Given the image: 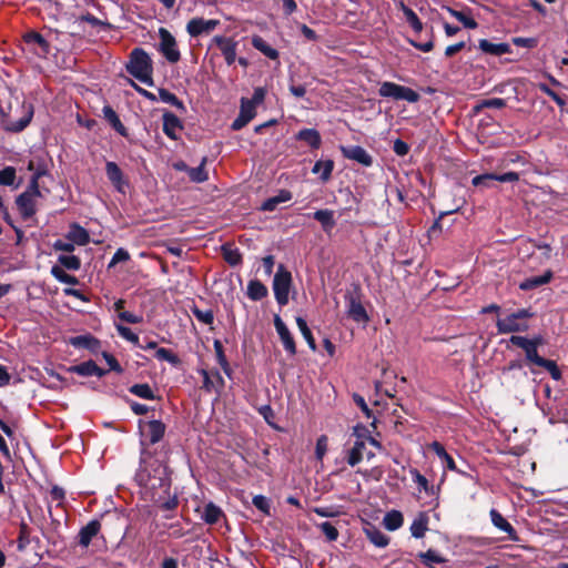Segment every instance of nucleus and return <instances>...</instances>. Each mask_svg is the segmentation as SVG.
Instances as JSON below:
<instances>
[{"mask_svg":"<svg viewBox=\"0 0 568 568\" xmlns=\"http://www.w3.org/2000/svg\"><path fill=\"white\" fill-rule=\"evenodd\" d=\"M403 13L414 31L420 32L423 30V23L414 10L403 4Z\"/></svg>","mask_w":568,"mask_h":568,"instance_id":"obj_47","label":"nucleus"},{"mask_svg":"<svg viewBox=\"0 0 568 568\" xmlns=\"http://www.w3.org/2000/svg\"><path fill=\"white\" fill-rule=\"evenodd\" d=\"M65 237L67 240H70L71 242L80 246L87 245L90 241V235L88 231L77 223L70 226V230Z\"/></svg>","mask_w":568,"mask_h":568,"instance_id":"obj_27","label":"nucleus"},{"mask_svg":"<svg viewBox=\"0 0 568 568\" xmlns=\"http://www.w3.org/2000/svg\"><path fill=\"white\" fill-rule=\"evenodd\" d=\"M346 313L349 318L356 323H368L369 316L362 303V291L359 286L355 285L352 290L345 293Z\"/></svg>","mask_w":568,"mask_h":568,"instance_id":"obj_5","label":"nucleus"},{"mask_svg":"<svg viewBox=\"0 0 568 568\" xmlns=\"http://www.w3.org/2000/svg\"><path fill=\"white\" fill-rule=\"evenodd\" d=\"M205 159H203L202 163L196 168H191L187 170L189 178L191 181L201 183L207 180V173L204 169Z\"/></svg>","mask_w":568,"mask_h":568,"instance_id":"obj_49","label":"nucleus"},{"mask_svg":"<svg viewBox=\"0 0 568 568\" xmlns=\"http://www.w3.org/2000/svg\"><path fill=\"white\" fill-rule=\"evenodd\" d=\"M366 537L376 547H386L389 542V538L375 526H368L364 529Z\"/></svg>","mask_w":568,"mask_h":568,"instance_id":"obj_34","label":"nucleus"},{"mask_svg":"<svg viewBox=\"0 0 568 568\" xmlns=\"http://www.w3.org/2000/svg\"><path fill=\"white\" fill-rule=\"evenodd\" d=\"M217 26H220V21L215 19L193 18L187 22L186 31L191 37L195 38L201 34L211 33Z\"/></svg>","mask_w":568,"mask_h":568,"instance_id":"obj_15","label":"nucleus"},{"mask_svg":"<svg viewBox=\"0 0 568 568\" xmlns=\"http://www.w3.org/2000/svg\"><path fill=\"white\" fill-rule=\"evenodd\" d=\"M212 42L220 49L227 65L236 61L237 42L233 38L215 36Z\"/></svg>","mask_w":568,"mask_h":568,"instance_id":"obj_16","label":"nucleus"},{"mask_svg":"<svg viewBox=\"0 0 568 568\" xmlns=\"http://www.w3.org/2000/svg\"><path fill=\"white\" fill-rule=\"evenodd\" d=\"M266 295H267V288L262 282H260L257 280H253V281L248 282L247 296L252 301H260V300L264 298Z\"/></svg>","mask_w":568,"mask_h":568,"instance_id":"obj_38","label":"nucleus"},{"mask_svg":"<svg viewBox=\"0 0 568 568\" xmlns=\"http://www.w3.org/2000/svg\"><path fill=\"white\" fill-rule=\"evenodd\" d=\"M530 317H532V313L529 310H518L504 317H499L496 323L497 331L500 334L527 332L529 328L527 320Z\"/></svg>","mask_w":568,"mask_h":568,"instance_id":"obj_4","label":"nucleus"},{"mask_svg":"<svg viewBox=\"0 0 568 568\" xmlns=\"http://www.w3.org/2000/svg\"><path fill=\"white\" fill-rule=\"evenodd\" d=\"M23 40L28 45L38 47L40 49L37 52L39 55L49 53V43L40 33L34 31L28 32L24 34Z\"/></svg>","mask_w":568,"mask_h":568,"instance_id":"obj_29","label":"nucleus"},{"mask_svg":"<svg viewBox=\"0 0 568 568\" xmlns=\"http://www.w3.org/2000/svg\"><path fill=\"white\" fill-rule=\"evenodd\" d=\"M478 48L487 54L499 57L511 52L508 43H493L486 39H481L478 42Z\"/></svg>","mask_w":568,"mask_h":568,"instance_id":"obj_24","label":"nucleus"},{"mask_svg":"<svg viewBox=\"0 0 568 568\" xmlns=\"http://www.w3.org/2000/svg\"><path fill=\"white\" fill-rule=\"evenodd\" d=\"M253 505L261 510L264 515L271 514V504L270 499L263 495H256L252 500Z\"/></svg>","mask_w":568,"mask_h":568,"instance_id":"obj_58","label":"nucleus"},{"mask_svg":"<svg viewBox=\"0 0 568 568\" xmlns=\"http://www.w3.org/2000/svg\"><path fill=\"white\" fill-rule=\"evenodd\" d=\"M341 151L346 159L356 161L365 166H371L373 163V158L359 145L342 146Z\"/></svg>","mask_w":568,"mask_h":568,"instance_id":"obj_19","label":"nucleus"},{"mask_svg":"<svg viewBox=\"0 0 568 568\" xmlns=\"http://www.w3.org/2000/svg\"><path fill=\"white\" fill-rule=\"evenodd\" d=\"M513 43L517 47L534 49L538 45V40L536 38H523L516 37L513 38Z\"/></svg>","mask_w":568,"mask_h":568,"instance_id":"obj_60","label":"nucleus"},{"mask_svg":"<svg viewBox=\"0 0 568 568\" xmlns=\"http://www.w3.org/2000/svg\"><path fill=\"white\" fill-rule=\"evenodd\" d=\"M39 197H41V191L36 183L28 185L27 190L17 197L16 204L23 220L36 214Z\"/></svg>","mask_w":568,"mask_h":568,"instance_id":"obj_8","label":"nucleus"},{"mask_svg":"<svg viewBox=\"0 0 568 568\" xmlns=\"http://www.w3.org/2000/svg\"><path fill=\"white\" fill-rule=\"evenodd\" d=\"M418 556L422 561L429 568H432L434 564L445 562V558H443L437 551L433 549H428L426 552H422Z\"/></svg>","mask_w":568,"mask_h":568,"instance_id":"obj_45","label":"nucleus"},{"mask_svg":"<svg viewBox=\"0 0 568 568\" xmlns=\"http://www.w3.org/2000/svg\"><path fill=\"white\" fill-rule=\"evenodd\" d=\"M333 169L334 162L332 160H320L314 164L312 172L320 174V178L323 182H327L331 179Z\"/></svg>","mask_w":568,"mask_h":568,"instance_id":"obj_37","label":"nucleus"},{"mask_svg":"<svg viewBox=\"0 0 568 568\" xmlns=\"http://www.w3.org/2000/svg\"><path fill=\"white\" fill-rule=\"evenodd\" d=\"M160 50L165 59L171 63H176L180 58V51L175 38L164 28L160 29Z\"/></svg>","mask_w":568,"mask_h":568,"instance_id":"obj_13","label":"nucleus"},{"mask_svg":"<svg viewBox=\"0 0 568 568\" xmlns=\"http://www.w3.org/2000/svg\"><path fill=\"white\" fill-rule=\"evenodd\" d=\"M80 21H84V22H88L90 23L91 26L93 27H101L103 29H106V28H110V23L105 22V21H102L98 18H95L93 14L91 13H84L82 14L80 18H79Z\"/></svg>","mask_w":568,"mask_h":568,"instance_id":"obj_61","label":"nucleus"},{"mask_svg":"<svg viewBox=\"0 0 568 568\" xmlns=\"http://www.w3.org/2000/svg\"><path fill=\"white\" fill-rule=\"evenodd\" d=\"M16 114L18 118L11 113L3 115L2 125L6 131L16 133L23 131L33 116L32 104L23 102L16 109Z\"/></svg>","mask_w":568,"mask_h":568,"instance_id":"obj_6","label":"nucleus"},{"mask_svg":"<svg viewBox=\"0 0 568 568\" xmlns=\"http://www.w3.org/2000/svg\"><path fill=\"white\" fill-rule=\"evenodd\" d=\"M449 12L454 18H456L459 22H462L465 28H468V29L477 28V26H478L477 22L471 17L466 14L465 12L457 11L454 9H449Z\"/></svg>","mask_w":568,"mask_h":568,"instance_id":"obj_54","label":"nucleus"},{"mask_svg":"<svg viewBox=\"0 0 568 568\" xmlns=\"http://www.w3.org/2000/svg\"><path fill=\"white\" fill-rule=\"evenodd\" d=\"M519 180V174L517 172H507L504 174H495V173H485L475 176L471 180V183L474 186H483V187H490V183L493 181L498 182H516Z\"/></svg>","mask_w":568,"mask_h":568,"instance_id":"obj_17","label":"nucleus"},{"mask_svg":"<svg viewBox=\"0 0 568 568\" xmlns=\"http://www.w3.org/2000/svg\"><path fill=\"white\" fill-rule=\"evenodd\" d=\"M509 342L525 352L526 361L528 363L545 368L552 379H561V371L556 362L544 358L538 354V347L545 344V339L541 335H536L532 338L521 335H511Z\"/></svg>","mask_w":568,"mask_h":568,"instance_id":"obj_2","label":"nucleus"},{"mask_svg":"<svg viewBox=\"0 0 568 568\" xmlns=\"http://www.w3.org/2000/svg\"><path fill=\"white\" fill-rule=\"evenodd\" d=\"M409 474L412 475V478L414 483L418 486L419 491H424L429 497L433 498L434 506L438 505V489L435 488V486L429 485L427 478L422 475L418 469L410 468Z\"/></svg>","mask_w":568,"mask_h":568,"instance_id":"obj_20","label":"nucleus"},{"mask_svg":"<svg viewBox=\"0 0 568 568\" xmlns=\"http://www.w3.org/2000/svg\"><path fill=\"white\" fill-rule=\"evenodd\" d=\"M532 247L540 251L539 263L544 264L551 258L552 247L547 243H538L536 241H529Z\"/></svg>","mask_w":568,"mask_h":568,"instance_id":"obj_51","label":"nucleus"},{"mask_svg":"<svg viewBox=\"0 0 568 568\" xmlns=\"http://www.w3.org/2000/svg\"><path fill=\"white\" fill-rule=\"evenodd\" d=\"M378 93L383 98H392L394 100H405L410 103H415L420 99V95L415 90L396 84L394 82L385 81L381 83Z\"/></svg>","mask_w":568,"mask_h":568,"instance_id":"obj_9","label":"nucleus"},{"mask_svg":"<svg viewBox=\"0 0 568 568\" xmlns=\"http://www.w3.org/2000/svg\"><path fill=\"white\" fill-rule=\"evenodd\" d=\"M327 452V437L325 435H322L317 438L316 442V448H315V455L318 460H322L324 455Z\"/></svg>","mask_w":568,"mask_h":568,"instance_id":"obj_62","label":"nucleus"},{"mask_svg":"<svg viewBox=\"0 0 568 568\" xmlns=\"http://www.w3.org/2000/svg\"><path fill=\"white\" fill-rule=\"evenodd\" d=\"M74 347L87 348L92 352H97L100 348V342L95 337L87 334L72 337L70 341Z\"/></svg>","mask_w":568,"mask_h":568,"instance_id":"obj_31","label":"nucleus"},{"mask_svg":"<svg viewBox=\"0 0 568 568\" xmlns=\"http://www.w3.org/2000/svg\"><path fill=\"white\" fill-rule=\"evenodd\" d=\"M183 129L181 120L172 112L163 114V132L171 139L176 140L179 132Z\"/></svg>","mask_w":568,"mask_h":568,"instance_id":"obj_21","label":"nucleus"},{"mask_svg":"<svg viewBox=\"0 0 568 568\" xmlns=\"http://www.w3.org/2000/svg\"><path fill=\"white\" fill-rule=\"evenodd\" d=\"M165 433V425L161 420H150L148 423V435L151 444L160 442Z\"/></svg>","mask_w":568,"mask_h":568,"instance_id":"obj_39","label":"nucleus"},{"mask_svg":"<svg viewBox=\"0 0 568 568\" xmlns=\"http://www.w3.org/2000/svg\"><path fill=\"white\" fill-rule=\"evenodd\" d=\"M274 326H275V329L281 338V342H282L285 351L291 356H294L296 354L295 341H294L293 335L291 334L288 327L285 325V323L282 321V318L278 315L274 316Z\"/></svg>","mask_w":568,"mask_h":568,"instance_id":"obj_18","label":"nucleus"},{"mask_svg":"<svg viewBox=\"0 0 568 568\" xmlns=\"http://www.w3.org/2000/svg\"><path fill=\"white\" fill-rule=\"evenodd\" d=\"M130 393L143 399H154V393L149 384H135L130 387Z\"/></svg>","mask_w":568,"mask_h":568,"instance_id":"obj_46","label":"nucleus"},{"mask_svg":"<svg viewBox=\"0 0 568 568\" xmlns=\"http://www.w3.org/2000/svg\"><path fill=\"white\" fill-rule=\"evenodd\" d=\"M115 328H116V331H118V333H119V335L121 337H123L124 339L131 342L135 346H140V338H139V336L135 333H133L130 327H126V326L121 325V324H115Z\"/></svg>","mask_w":568,"mask_h":568,"instance_id":"obj_53","label":"nucleus"},{"mask_svg":"<svg viewBox=\"0 0 568 568\" xmlns=\"http://www.w3.org/2000/svg\"><path fill=\"white\" fill-rule=\"evenodd\" d=\"M135 480L142 489L145 500L152 501L162 510H174L179 505L178 495L171 494V477H150L149 473L138 471Z\"/></svg>","mask_w":568,"mask_h":568,"instance_id":"obj_1","label":"nucleus"},{"mask_svg":"<svg viewBox=\"0 0 568 568\" xmlns=\"http://www.w3.org/2000/svg\"><path fill=\"white\" fill-rule=\"evenodd\" d=\"M291 286L292 274L283 264H280L273 280V292L276 302L281 306L288 303Z\"/></svg>","mask_w":568,"mask_h":568,"instance_id":"obj_7","label":"nucleus"},{"mask_svg":"<svg viewBox=\"0 0 568 568\" xmlns=\"http://www.w3.org/2000/svg\"><path fill=\"white\" fill-rule=\"evenodd\" d=\"M214 349H215L217 363L220 364V366L222 367L224 373L226 375H230L231 369H230L229 362L224 355L223 346H222L221 342L217 339L214 341Z\"/></svg>","mask_w":568,"mask_h":568,"instance_id":"obj_52","label":"nucleus"},{"mask_svg":"<svg viewBox=\"0 0 568 568\" xmlns=\"http://www.w3.org/2000/svg\"><path fill=\"white\" fill-rule=\"evenodd\" d=\"M155 357L159 361H165V362L172 364L173 366H176L180 364L179 356L175 353H173L172 351L164 348V347L156 348Z\"/></svg>","mask_w":568,"mask_h":568,"instance_id":"obj_48","label":"nucleus"},{"mask_svg":"<svg viewBox=\"0 0 568 568\" xmlns=\"http://www.w3.org/2000/svg\"><path fill=\"white\" fill-rule=\"evenodd\" d=\"M118 317L123 321V322H126V323H130V324H139L143 321V317L140 316V315H135L131 312H128V311H121L118 315Z\"/></svg>","mask_w":568,"mask_h":568,"instance_id":"obj_63","label":"nucleus"},{"mask_svg":"<svg viewBox=\"0 0 568 568\" xmlns=\"http://www.w3.org/2000/svg\"><path fill=\"white\" fill-rule=\"evenodd\" d=\"M490 519L493 525L498 528L499 530L506 532L510 540L516 541L518 540L516 530L514 527L507 521L506 518L496 509H491L490 513Z\"/></svg>","mask_w":568,"mask_h":568,"instance_id":"obj_23","label":"nucleus"},{"mask_svg":"<svg viewBox=\"0 0 568 568\" xmlns=\"http://www.w3.org/2000/svg\"><path fill=\"white\" fill-rule=\"evenodd\" d=\"M296 139L305 142L307 145H310L313 149H318L322 143L321 135H320L318 131H316L315 129L301 130L297 133Z\"/></svg>","mask_w":568,"mask_h":568,"instance_id":"obj_32","label":"nucleus"},{"mask_svg":"<svg viewBox=\"0 0 568 568\" xmlns=\"http://www.w3.org/2000/svg\"><path fill=\"white\" fill-rule=\"evenodd\" d=\"M128 72L146 85H153V68L149 54L140 48H135L130 54V61L126 64Z\"/></svg>","mask_w":568,"mask_h":568,"instance_id":"obj_3","label":"nucleus"},{"mask_svg":"<svg viewBox=\"0 0 568 568\" xmlns=\"http://www.w3.org/2000/svg\"><path fill=\"white\" fill-rule=\"evenodd\" d=\"M252 45L262 52L265 57H267L271 60H277L278 59V51L271 47L262 37L254 36L252 38Z\"/></svg>","mask_w":568,"mask_h":568,"instance_id":"obj_35","label":"nucleus"},{"mask_svg":"<svg viewBox=\"0 0 568 568\" xmlns=\"http://www.w3.org/2000/svg\"><path fill=\"white\" fill-rule=\"evenodd\" d=\"M101 529V524L99 520H91L84 527H82L79 531V545L83 548H87L92 538L95 537Z\"/></svg>","mask_w":568,"mask_h":568,"instance_id":"obj_22","label":"nucleus"},{"mask_svg":"<svg viewBox=\"0 0 568 568\" xmlns=\"http://www.w3.org/2000/svg\"><path fill=\"white\" fill-rule=\"evenodd\" d=\"M70 372L81 376H98L104 375V371L100 368L93 361H87L79 365L70 367Z\"/></svg>","mask_w":568,"mask_h":568,"instance_id":"obj_25","label":"nucleus"},{"mask_svg":"<svg viewBox=\"0 0 568 568\" xmlns=\"http://www.w3.org/2000/svg\"><path fill=\"white\" fill-rule=\"evenodd\" d=\"M223 254L225 261L230 265H237L241 262V254L237 250H233L231 247H223Z\"/></svg>","mask_w":568,"mask_h":568,"instance_id":"obj_59","label":"nucleus"},{"mask_svg":"<svg viewBox=\"0 0 568 568\" xmlns=\"http://www.w3.org/2000/svg\"><path fill=\"white\" fill-rule=\"evenodd\" d=\"M313 217L321 223L325 232H331L336 225L334 212L332 210H317L314 212Z\"/></svg>","mask_w":568,"mask_h":568,"instance_id":"obj_30","label":"nucleus"},{"mask_svg":"<svg viewBox=\"0 0 568 568\" xmlns=\"http://www.w3.org/2000/svg\"><path fill=\"white\" fill-rule=\"evenodd\" d=\"M292 200V193L288 190H281L277 195L264 201L261 205L262 211L272 212L277 209L281 203Z\"/></svg>","mask_w":568,"mask_h":568,"instance_id":"obj_28","label":"nucleus"},{"mask_svg":"<svg viewBox=\"0 0 568 568\" xmlns=\"http://www.w3.org/2000/svg\"><path fill=\"white\" fill-rule=\"evenodd\" d=\"M317 527L325 535L328 541H335L338 538V530L332 523L324 521L318 524Z\"/></svg>","mask_w":568,"mask_h":568,"instance_id":"obj_55","label":"nucleus"},{"mask_svg":"<svg viewBox=\"0 0 568 568\" xmlns=\"http://www.w3.org/2000/svg\"><path fill=\"white\" fill-rule=\"evenodd\" d=\"M105 174L113 187L122 194H125L129 182L125 179L120 166L113 161H106Z\"/></svg>","mask_w":568,"mask_h":568,"instance_id":"obj_14","label":"nucleus"},{"mask_svg":"<svg viewBox=\"0 0 568 568\" xmlns=\"http://www.w3.org/2000/svg\"><path fill=\"white\" fill-rule=\"evenodd\" d=\"M428 529V516L426 513H419L410 525L412 536L422 538Z\"/></svg>","mask_w":568,"mask_h":568,"instance_id":"obj_33","label":"nucleus"},{"mask_svg":"<svg viewBox=\"0 0 568 568\" xmlns=\"http://www.w3.org/2000/svg\"><path fill=\"white\" fill-rule=\"evenodd\" d=\"M58 262L62 267L70 271H78L81 267V261L75 255H60Z\"/></svg>","mask_w":568,"mask_h":568,"instance_id":"obj_50","label":"nucleus"},{"mask_svg":"<svg viewBox=\"0 0 568 568\" xmlns=\"http://www.w3.org/2000/svg\"><path fill=\"white\" fill-rule=\"evenodd\" d=\"M296 324H297V327L301 331L303 337L307 342L310 348L312 351H315L316 349V343H315V339L313 337V334H312L311 329L307 326L306 321L303 317L298 316V317H296Z\"/></svg>","mask_w":568,"mask_h":568,"instance_id":"obj_43","label":"nucleus"},{"mask_svg":"<svg viewBox=\"0 0 568 568\" xmlns=\"http://www.w3.org/2000/svg\"><path fill=\"white\" fill-rule=\"evenodd\" d=\"M403 514L398 510H390L383 518V525L389 531L397 530L403 526Z\"/></svg>","mask_w":568,"mask_h":568,"instance_id":"obj_36","label":"nucleus"},{"mask_svg":"<svg viewBox=\"0 0 568 568\" xmlns=\"http://www.w3.org/2000/svg\"><path fill=\"white\" fill-rule=\"evenodd\" d=\"M369 443L376 447H381L379 443L373 437H361L358 436L354 445L345 452V459L352 467L357 465L364 459V452L366 450V444Z\"/></svg>","mask_w":568,"mask_h":568,"instance_id":"obj_11","label":"nucleus"},{"mask_svg":"<svg viewBox=\"0 0 568 568\" xmlns=\"http://www.w3.org/2000/svg\"><path fill=\"white\" fill-rule=\"evenodd\" d=\"M103 114H104V118L111 123V125L113 126V129L119 132L120 134L124 135L125 134V128L124 125L122 124L121 120L119 119L118 114L115 113V111L106 105L103 108Z\"/></svg>","mask_w":568,"mask_h":568,"instance_id":"obj_41","label":"nucleus"},{"mask_svg":"<svg viewBox=\"0 0 568 568\" xmlns=\"http://www.w3.org/2000/svg\"><path fill=\"white\" fill-rule=\"evenodd\" d=\"M552 276V272L548 270L542 275L526 278L519 284V288L523 291L535 290L539 286L548 284L551 281Z\"/></svg>","mask_w":568,"mask_h":568,"instance_id":"obj_26","label":"nucleus"},{"mask_svg":"<svg viewBox=\"0 0 568 568\" xmlns=\"http://www.w3.org/2000/svg\"><path fill=\"white\" fill-rule=\"evenodd\" d=\"M74 243L71 242L70 240H57L54 243H53V248L54 251H62V252H68V253H71L74 251Z\"/></svg>","mask_w":568,"mask_h":568,"instance_id":"obj_64","label":"nucleus"},{"mask_svg":"<svg viewBox=\"0 0 568 568\" xmlns=\"http://www.w3.org/2000/svg\"><path fill=\"white\" fill-rule=\"evenodd\" d=\"M221 516V508L214 505L213 503H209L204 508L202 518L206 524L213 525L220 520Z\"/></svg>","mask_w":568,"mask_h":568,"instance_id":"obj_40","label":"nucleus"},{"mask_svg":"<svg viewBox=\"0 0 568 568\" xmlns=\"http://www.w3.org/2000/svg\"><path fill=\"white\" fill-rule=\"evenodd\" d=\"M51 274L61 283L77 285L78 280L75 276L68 274L61 266L54 265L51 268Z\"/></svg>","mask_w":568,"mask_h":568,"instance_id":"obj_44","label":"nucleus"},{"mask_svg":"<svg viewBox=\"0 0 568 568\" xmlns=\"http://www.w3.org/2000/svg\"><path fill=\"white\" fill-rule=\"evenodd\" d=\"M159 98L162 102L169 103L182 111H185L183 102L172 92L166 89H159Z\"/></svg>","mask_w":568,"mask_h":568,"instance_id":"obj_42","label":"nucleus"},{"mask_svg":"<svg viewBox=\"0 0 568 568\" xmlns=\"http://www.w3.org/2000/svg\"><path fill=\"white\" fill-rule=\"evenodd\" d=\"M265 95L266 90L264 88H255L251 99H241L240 114L252 121L256 115V108L264 102Z\"/></svg>","mask_w":568,"mask_h":568,"instance_id":"obj_12","label":"nucleus"},{"mask_svg":"<svg viewBox=\"0 0 568 568\" xmlns=\"http://www.w3.org/2000/svg\"><path fill=\"white\" fill-rule=\"evenodd\" d=\"M138 471H145L150 477L170 475L165 459L154 458L149 452L143 450L141 456V465Z\"/></svg>","mask_w":568,"mask_h":568,"instance_id":"obj_10","label":"nucleus"},{"mask_svg":"<svg viewBox=\"0 0 568 568\" xmlns=\"http://www.w3.org/2000/svg\"><path fill=\"white\" fill-rule=\"evenodd\" d=\"M16 169L13 166H7L0 170V185L11 186L16 181Z\"/></svg>","mask_w":568,"mask_h":568,"instance_id":"obj_56","label":"nucleus"},{"mask_svg":"<svg viewBox=\"0 0 568 568\" xmlns=\"http://www.w3.org/2000/svg\"><path fill=\"white\" fill-rule=\"evenodd\" d=\"M193 315L196 320L203 324L211 325L214 321V314L212 310H200L197 307L192 308Z\"/></svg>","mask_w":568,"mask_h":568,"instance_id":"obj_57","label":"nucleus"}]
</instances>
